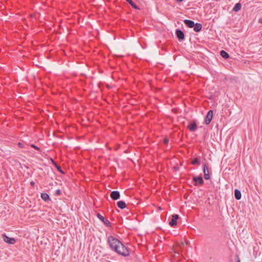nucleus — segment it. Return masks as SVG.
Segmentation results:
<instances>
[{"mask_svg":"<svg viewBox=\"0 0 262 262\" xmlns=\"http://www.w3.org/2000/svg\"><path fill=\"white\" fill-rule=\"evenodd\" d=\"M107 243L111 250L119 255L123 256H127L129 255L130 253L128 248L116 237L109 236L107 238Z\"/></svg>","mask_w":262,"mask_h":262,"instance_id":"1","label":"nucleus"},{"mask_svg":"<svg viewBox=\"0 0 262 262\" xmlns=\"http://www.w3.org/2000/svg\"><path fill=\"white\" fill-rule=\"evenodd\" d=\"M212 117H213V111L210 110L208 111V112L207 113V114L206 116V117H205V119L204 120L205 123L206 125H208L211 121V120L212 119Z\"/></svg>","mask_w":262,"mask_h":262,"instance_id":"2","label":"nucleus"},{"mask_svg":"<svg viewBox=\"0 0 262 262\" xmlns=\"http://www.w3.org/2000/svg\"><path fill=\"white\" fill-rule=\"evenodd\" d=\"M192 180L194 182L195 186L202 185L204 184V180L201 176L198 177H193Z\"/></svg>","mask_w":262,"mask_h":262,"instance_id":"3","label":"nucleus"},{"mask_svg":"<svg viewBox=\"0 0 262 262\" xmlns=\"http://www.w3.org/2000/svg\"><path fill=\"white\" fill-rule=\"evenodd\" d=\"M203 173L204 176V178L205 180H209L210 179V177L209 175V170L208 165L205 163L203 166Z\"/></svg>","mask_w":262,"mask_h":262,"instance_id":"4","label":"nucleus"},{"mask_svg":"<svg viewBox=\"0 0 262 262\" xmlns=\"http://www.w3.org/2000/svg\"><path fill=\"white\" fill-rule=\"evenodd\" d=\"M179 216L178 214H173L171 221L169 222V225L171 227H174L177 224V220Z\"/></svg>","mask_w":262,"mask_h":262,"instance_id":"5","label":"nucleus"},{"mask_svg":"<svg viewBox=\"0 0 262 262\" xmlns=\"http://www.w3.org/2000/svg\"><path fill=\"white\" fill-rule=\"evenodd\" d=\"M176 35L179 40H183L185 38L184 32L180 29L176 30Z\"/></svg>","mask_w":262,"mask_h":262,"instance_id":"6","label":"nucleus"},{"mask_svg":"<svg viewBox=\"0 0 262 262\" xmlns=\"http://www.w3.org/2000/svg\"><path fill=\"white\" fill-rule=\"evenodd\" d=\"M3 239L5 242L9 244H14L16 241L14 238L9 237L6 234L3 235Z\"/></svg>","mask_w":262,"mask_h":262,"instance_id":"7","label":"nucleus"},{"mask_svg":"<svg viewBox=\"0 0 262 262\" xmlns=\"http://www.w3.org/2000/svg\"><path fill=\"white\" fill-rule=\"evenodd\" d=\"M111 199L113 200H117L120 197V194L118 191H113L110 194Z\"/></svg>","mask_w":262,"mask_h":262,"instance_id":"8","label":"nucleus"},{"mask_svg":"<svg viewBox=\"0 0 262 262\" xmlns=\"http://www.w3.org/2000/svg\"><path fill=\"white\" fill-rule=\"evenodd\" d=\"M97 216L106 226H107L108 227L111 226V223H110V222L108 220H105L104 219V217L102 215H101L100 213H97Z\"/></svg>","mask_w":262,"mask_h":262,"instance_id":"9","label":"nucleus"},{"mask_svg":"<svg viewBox=\"0 0 262 262\" xmlns=\"http://www.w3.org/2000/svg\"><path fill=\"white\" fill-rule=\"evenodd\" d=\"M188 128L190 132H195L197 128V124L195 121L189 124Z\"/></svg>","mask_w":262,"mask_h":262,"instance_id":"10","label":"nucleus"},{"mask_svg":"<svg viewBox=\"0 0 262 262\" xmlns=\"http://www.w3.org/2000/svg\"><path fill=\"white\" fill-rule=\"evenodd\" d=\"M184 23L188 28H192L195 26L194 22L191 20L185 19Z\"/></svg>","mask_w":262,"mask_h":262,"instance_id":"11","label":"nucleus"},{"mask_svg":"<svg viewBox=\"0 0 262 262\" xmlns=\"http://www.w3.org/2000/svg\"><path fill=\"white\" fill-rule=\"evenodd\" d=\"M193 28L195 32H199L202 30V25L200 23H196Z\"/></svg>","mask_w":262,"mask_h":262,"instance_id":"12","label":"nucleus"},{"mask_svg":"<svg viewBox=\"0 0 262 262\" xmlns=\"http://www.w3.org/2000/svg\"><path fill=\"white\" fill-rule=\"evenodd\" d=\"M234 196L236 200H240L241 199V192L238 189H235L234 191Z\"/></svg>","mask_w":262,"mask_h":262,"instance_id":"13","label":"nucleus"},{"mask_svg":"<svg viewBox=\"0 0 262 262\" xmlns=\"http://www.w3.org/2000/svg\"><path fill=\"white\" fill-rule=\"evenodd\" d=\"M117 206L119 208H120L121 209H123L126 207L125 203L123 201H120L118 202Z\"/></svg>","mask_w":262,"mask_h":262,"instance_id":"14","label":"nucleus"},{"mask_svg":"<svg viewBox=\"0 0 262 262\" xmlns=\"http://www.w3.org/2000/svg\"><path fill=\"white\" fill-rule=\"evenodd\" d=\"M241 8H242L241 4L239 3H238L235 5L234 8H233V11H234V12H237L239 10H240L241 9Z\"/></svg>","mask_w":262,"mask_h":262,"instance_id":"15","label":"nucleus"},{"mask_svg":"<svg viewBox=\"0 0 262 262\" xmlns=\"http://www.w3.org/2000/svg\"><path fill=\"white\" fill-rule=\"evenodd\" d=\"M220 55L223 58L225 59H228L229 57V55L228 53L224 50L220 51Z\"/></svg>","mask_w":262,"mask_h":262,"instance_id":"16","label":"nucleus"},{"mask_svg":"<svg viewBox=\"0 0 262 262\" xmlns=\"http://www.w3.org/2000/svg\"><path fill=\"white\" fill-rule=\"evenodd\" d=\"M41 198L45 201H48L50 200L49 194L46 193H42L41 194Z\"/></svg>","mask_w":262,"mask_h":262,"instance_id":"17","label":"nucleus"},{"mask_svg":"<svg viewBox=\"0 0 262 262\" xmlns=\"http://www.w3.org/2000/svg\"><path fill=\"white\" fill-rule=\"evenodd\" d=\"M191 164L192 165H200L201 161L198 158H195L192 160Z\"/></svg>","mask_w":262,"mask_h":262,"instance_id":"18","label":"nucleus"},{"mask_svg":"<svg viewBox=\"0 0 262 262\" xmlns=\"http://www.w3.org/2000/svg\"><path fill=\"white\" fill-rule=\"evenodd\" d=\"M134 9H137V10H138L139 9V7L136 5L134 3H133V2L129 4Z\"/></svg>","mask_w":262,"mask_h":262,"instance_id":"19","label":"nucleus"},{"mask_svg":"<svg viewBox=\"0 0 262 262\" xmlns=\"http://www.w3.org/2000/svg\"><path fill=\"white\" fill-rule=\"evenodd\" d=\"M31 147H32L33 148H35V149H36L37 150H40L39 148L37 146H36V145H35L34 144H32Z\"/></svg>","mask_w":262,"mask_h":262,"instance_id":"20","label":"nucleus"},{"mask_svg":"<svg viewBox=\"0 0 262 262\" xmlns=\"http://www.w3.org/2000/svg\"><path fill=\"white\" fill-rule=\"evenodd\" d=\"M56 168H57V170H58L59 172H61V173H63V171H62V170H61V167H60L59 166L57 165V166H56Z\"/></svg>","mask_w":262,"mask_h":262,"instance_id":"21","label":"nucleus"},{"mask_svg":"<svg viewBox=\"0 0 262 262\" xmlns=\"http://www.w3.org/2000/svg\"><path fill=\"white\" fill-rule=\"evenodd\" d=\"M163 141L164 144H167L168 143L169 140L167 138H165Z\"/></svg>","mask_w":262,"mask_h":262,"instance_id":"22","label":"nucleus"},{"mask_svg":"<svg viewBox=\"0 0 262 262\" xmlns=\"http://www.w3.org/2000/svg\"><path fill=\"white\" fill-rule=\"evenodd\" d=\"M56 194L57 195H60L61 194V191L59 189H58L56 191Z\"/></svg>","mask_w":262,"mask_h":262,"instance_id":"23","label":"nucleus"},{"mask_svg":"<svg viewBox=\"0 0 262 262\" xmlns=\"http://www.w3.org/2000/svg\"><path fill=\"white\" fill-rule=\"evenodd\" d=\"M18 146L20 147H23V144L20 143V142L18 143Z\"/></svg>","mask_w":262,"mask_h":262,"instance_id":"24","label":"nucleus"},{"mask_svg":"<svg viewBox=\"0 0 262 262\" xmlns=\"http://www.w3.org/2000/svg\"><path fill=\"white\" fill-rule=\"evenodd\" d=\"M258 22H259V23L262 24V17H261V18H260L259 19V20H258Z\"/></svg>","mask_w":262,"mask_h":262,"instance_id":"25","label":"nucleus"},{"mask_svg":"<svg viewBox=\"0 0 262 262\" xmlns=\"http://www.w3.org/2000/svg\"><path fill=\"white\" fill-rule=\"evenodd\" d=\"M126 1L129 4L133 2L132 0H126Z\"/></svg>","mask_w":262,"mask_h":262,"instance_id":"26","label":"nucleus"},{"mask_svg":"<svg viewBox=\"0 0 262 262\" xmlns=\"http://www.w3.org/2000/svg\"><path fill=\"white\" fill-rule=\"evenodd\" d=\"M182 245L184 246L185 245H186V243H184V242H182Z\"/></svg>","mask_w":262,"mask_h":262,"instance_id":"27","label":"nucleus"},{"mask_svg":"<svg viewBox=\"0 0 262 262\" xmlns=\"http://www.w3.org/2000/svg\"><path fill=\"white\" fill-rule=\"evenodd\" d=\"M31 184L32 185H33L34 184V183L33 182H31Z\"/></svg>","mask_w":262,"mask_h":262,"instance_id":"28","label":"nucleus"}]
</instances>
